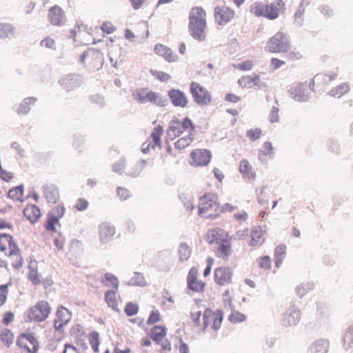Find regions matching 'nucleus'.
I'll return each instance as SVG.
<instances>
[{"instance_id": "63", "label": "nucleus", "mask_w": 353, "mask_h": 353, "mask_svg": "<svg viewBox=\"0 0 353 353\" xmlns=\"http://www.w3.org/2000/svg\"><path fill=\"white\" fill-rule=\"evenodd\" d=\"M8 245L10 248V252L8 256L20 254V249L19 248L17 244L13 240L8 241Z\"/></svg>"}, {"instance_id": "14", "label": "nucleus", "mask_w": 353, "mask_h": 353, "mask_svg": "<svg viewBox=\"0 0 353 353\" xmlns=\"http://www.w3.org/2000/svg\"><path fill=\"white\" fill-rule=\"evenodd\" d=\"M232 274V269L229 267H219L214 270V281L219 285H223L230 282Z\"/></svg>"}, {"instance_id": "3", "label": "nucleus", "mask_w": 353, "mask_h": 353, "mask_svg": "<svg viewBox=\"0 0 353 353\" xmlns=\"http://www.w3.org/2000/svg\"><path fill=\"white\" fill-rule=\"evenodd\" d=\"M290 47L288 36L279 32L269 39L265 48L270 52L279 53L288 52Z\"/></svg>"}, {"instance_id": "61", "label": "nucleus", "mask_w": 353, "mask_h": 353, "mask_svg": "<svg viewBox=\"0 0 353 353\" xmlns=\"http://www.w3.org/2000/svg\"><path fill=\"white\" fill-rule=\"evenodd\" d=\"M259 266L264 270H269L271 268V260L268 256H264L259 259Z\"/></svg>"}, {"instance_id": "57", "label": "nucleus", "mask_w": 353, "mask_h": 353, "mask_svg": "<svg viewBox=\"0 0 353 353\" xmlns=\"http://www.w3.org/2000/svg\"><path fill=\"white\" fill-rule=\"evenodd\" d=\"M261 134V130L259 128L254 130L250 129L247 130L246 135L252 141H255L259 139Z\"/></svg>"}, {"instance_id": "39", "label": "nucleus", "mask_w": 353, "mask_h": 353, "mask_svg": "<svg viewBox=\"0 0 353 353\" xmlns=\"http://www.w3.org/2000/svg\"><path fill=\"white\" fill-rule=\"evenodd\" d=\"M180 127L182 131L188 130L189 134L188 135L190 136H194V134L196 132V129L192 121L188 117H185L183 120L181 125L180 124Z\"/></svg>"}, {"instance_id": "47", "label": "nucleus", "mask_w": 353, "mask_h": 353, "mask_svg": "<svg viewBox=\"0 0 353 353\" xmlns=\"http://www.w3.org/2000/svg\"><path fill=\"white\" fill-rule=\"evenodd\" d=\"M28 268L30 269V272L28 273V278L31 280L34 285H38L41 283L40 279H39V275L37 274V270L33 268L32 263L28 265Z\"/></svg>"}, {"instance_id": "19", "label": "nucleus", "mask_w": 353, "mask_h": 353, "mask_svg": "<svg viewBox=\"0 0 353 353\" xmlns=\"http://www.w3.org/2000/svg\"><path fill=\"white\" fill-rule=\"evenodd\" d=\"M182 132L179 119L176 117H173L166 132L167 139L172 141L179 137Z\"/></svg>"}, {"instance_id": "52", "label": "nucleus", "mask_w": 353, "mask_h": 353, "mask_svg": "<svg viewBox=\"0 0 353 353\" xmlns=\"http://www.w3.org/2000/svg\"><path fill=\"white\" fill-rule=\"evenodd\" d=\"M125 159L122 158L120 159L119 161H117L112 166L113 171L121 175L123 173V170H124L125 167Z\"/></svg>"}, {"instance_id": "13", "label": "nucleus", "mask_w": 353, "mask_h": 353, "mask_svg": "<svg viewBox=\"0 0 353 353\" xmlns=\"http://www.w3.org/2000/svg\"><path fill=\"white\" fill-rule=\"evenodd\" d=\"M168 96L172 105L175 107L184 108L188 105V100L185 94L179 89L172 88L168 92Z\"/></svg>"}, {"instance_id": "45", "label": "nucleus", "mask_w": 353, "mask_h": 353, "mask_svg": "<svg viewBox=\"0 0 353 353\" xmlns=\"http://www.w3.org/2000/svg\"><path fill=\"white\" fill-rule=\"evenodd\" d=\"M265 187H263L262 188H257L256 190L257 200L261 205H266L268 203V196H266V194L265 192Z\"/></svg>"}, {"instance_id": "35", "label": "nucleus", "mask_w": 353, "mask_h": 353, "mask_svg": "<svg viewBox=\"0 0 353 353\" xmlns=\"http://www.w3.org/2000/svg\"><path fill=\"white\" fill-rule=\"evenodd\" d=\"M217 245H219L217 250L218 256L223 258L228 257L230 252V244L229 242L227 240L223 239V241Z\"/></svg>"}, {"instance_id": "43", "label": "nucleus", "mask_w": 353, "mask_h": 353, "mask_svg": "<svg viewBox=\"0 0 353 353\" xmlns=\"http://www.w3.org/2000/svg\"><path fill=\"white\" fill-rule=\"evenodd\" d=\"M193 139L194 136L190 135L179 139L174 143L175 148L179 150L184 149L185 147L190 145V143L192 141Z\"/></svg>"}, {"instance_id": "23", "label": "nucleus", "mask_w": 353, "mask_h": 353, "mask_svg": "<svg viewBox=\"0 0 353 353\" xmlns=\"http://www.w3.org/2000/svg\"><path fill=\"white\" fill-rule=\"evenodd\" d=\"M263 231L259 225L254 227L251 232V239L248 244L252 247L260 246L263 243Z\"/></svg>"}, {"instance_id": "54", "label": "nucleus", "mask_w": 353, "mask_h": 353, "mask_svg": "<svg viewBox=\"0 0 353 353\" xmlns=\"http://www.w3.org/2000/svg\"><path fill=\"white\" fill-rule=\"evenodd\" d=\"M252 77L243 76L238 80V84L242 88H252Z\"/></svg>"}, {"instance_id": "64", "label": "nucleus", "mask_w": 353, "mask_h": 353, "mask_svg": "<svg viewBox=\"0 0 353 353\" xmlns=\"http://www.w3.org/2000/svg\"><path fill=\"white\" fill-rule=\"evenodd\" d=\"M71 336L79 337L80 335L83 334V327L80 324H77L71 327L70 330Z\"/></svg>"}, {"instance_id": "60", "label": "nucleus", "mask_w": 353, "mask_h": 353, "mask_svg": "<svg viewBox=\"0 0 353 353\" xmlns=\"http://www.w3.org/2000/svg\"><path fill=\"white\" fill-rule=\"evenodd\" d=\"M229 320L232 323H241L245 320V316L241 312H236L230 315Z\"/></svg>"}, {"instance_id": "5", "label": "nucleus", "mask_w": 353, "mask_h": 353, "mask_svg": "<svg viewBox=\"0 0 353 353\" xmlns=\"http://www.w3.org/2000/svg\"><path fill=\"white\" fill-rule=\"evenodd\" d=\"M50 310V306L47 301H39L34 307L30 308L27 313L28 319L26 321L42 322L48 317Z\"/></svg>"}, {"instance_id": "11", "label": "nucleus", "mask_w": 353, "mask_h": 353, "mask_svg": "<svg viewBox=\"0 0 353 353\" xmlns=\"http://www.w3.org/2000/svg\"><path fill=\"white\" fill-rule=\"evenodd\" d=\"M48 20L52 25L61 26L65 23L66 17L61 7L54 6L49 9Z\"/></svg>"}, {"instance_id": "18", "label": "nucleus", "mask_w": 353, "mask_h": 353, "mask_svg": "<svg viewBox=\"0 0 353 353\" xmlns=\"http://www.w3.org/2000/svg\"><path fill=\"white\" fill-rule=\"evenodd\" d=\"M274 156V148L269 141L263 143V148L259 150L258 159L263 163H267L269 159H272Z\"/></svg>"}, {"instance_id": "55", "label": "nucleus", "mask_w": 353, "mask_h": 353, "mask_svg": "<svg viewBox=\"0 0 353 353\" xmlns=\"http://www.w3.org/2000/svg\"><path fill=\"white\" fill-rule=\"evenodd\" d=\"M90 100L92 103H94L101 108L105 105V99L101 94H92L90 97Z\"/></svg>"}, {"instance_id": "36", "label": "nucleus", "mask_w": 353, "mask_h": 353, "mask_svg": "<svg viewBox=\"0 0 353 353\" xmlns=\"http://www.w3.org/2000/svg\"><path fill=\"white\" fill-rule=\"evenodd\" d=\"M314 284L312 282L301 283L296 288V294L300 298L303 297L309 291L313 290Z\"/></svg>"}, {"instance_id": "12", "label": "nucleus", "mask_w": 353, "mask_h": 353, "mask_svg": "<svg viewBox=\"0 0 353 353\" xmlns=\"http://www.w3.org/2000/svg\"><path fill=\"white\" fill-rule=\"evenodd\" d=\"M188 288L195 292H203L205 284L201 281L197 280V270L191 268L187 276Z\"/></svg>"}, {"instance_id": "48", "label": "nucleus", "mask_w": 353, "mask_h": 353, "mask_svg": "<svg viewBox=\"0 0 353 353\" xmlns=\"http://www.w3.org/2000/svg\"><path fill=\"white\" fill-rule=\"evenodd\" d=\"M252 167L250 163L243 159L240 162L239 164V171L243 174H251V176H254L253 174L251 172Z\"/></svg>"}, {"instance_id": "21", "label": "nucleus", "mask_w": 353, "mask_h": 353, "mask_svg": "<svg viewBox=\"0 0 353 353\" xmlns=\"http://www.w3.org/2000/svg\"><path fill=\"white\" fill-rule=\"evenodd\" d=\"M154 51L159 56L164 57L165 59L169 62L175 61L177 59L176 54H173L170 48L162 44L155 45Z\"/></svg>"}, {"instance_id": "32", "label": "nucleus", "mask_w": 353, "mask_h": 353, "mask_svg": "<svg viewBox=\"0 0 353 353\" xmlns=\"http://www.w3.org/2000/svg\"><path fill=\"white\" fill-rule=\"evenodd\" d=\"M350 87L346 83H343L338 85L336 88L332 89L329 92V94L334 97L340 98L345 93L348 92Z\"/></svg>"}, {"instance_id": "38", "label": "nucleus", "mask_w": 353, "mask_h": 353, "mask_svg": "<svg viewBox=\"0 0 353 353\" xmlns=\"http://www.w3.org/2000/svg\"><path fill=\"white\" fill-rule=\"evenodd\" d=\"M0 338H1V341L8 347H10V346L13 343L14 334L9 329H4V330L2 331V332L0 335Z\"/></svg>"}, {"instance_id": "24", "label": "nucleus", "mask_w": 353, "mask_h": 353, "mask_svg": "<svg viewBox=\"0 0 353 353\" xmlns=\"http://www.w3.org/2000/svg\"><path fill=\"white\" fill-rule=\"evenodd\" d=\"M24 216L31 222L35 223L41 216L40 209L36 205H28L23 209Z\"/></svg>"}, {"instance_id": "37", "label": "nucleus", "mask_w": 353, "mask_h": 353, "mask_svg": "<svg viewBox=\"0 0 353 353\" xmlns=\"http://www.w3.org/2000/svg\"><path fill=\"white\" fill-rule=\"evenodd\" d=\"M21 336L25 339V340L30 342L31 345H32V353H37L39 348V342L35 338L34 333L28 332V333H21Z\"/></svg>"}, {"instance_id": "29", "label": "nucleus", "mask_w": 353, "mask_h": 353, "mask_svg": "<svg viewBox=\"0 0 353 353\" xmlns=\"http://www.w3.org/2000/svg\"><path fill=\"white\" fill-rule=\"evenodd\" d=\"M117 292V290L112 289L106 291L105 293V299L108 307H112L114 311H119L117 307V301L116 299Z\"/></svg>"}, {"instance_id": "34", "label": "nucleus", "mask_w": 353, "mask_h": 353, "mask_svg": "<svg viewBox=\"0 0 353 353\" xmlns=\"http://www.w3.org/2000/svg\"><path fill=\"white\" fill-rule=\"evenodd\" d=\"M71 319V312L65 307H60L57 311L56 320L68 323Z\"/></svg>"}, {"instance_id": "20", "label": "nucleus", "mask_w": 353, "mask_h": 353, "mask_svg": "<svg viewBox=\"0 0 353 353\" xmlns=\"http://www.w3.org/2000/svg\"><path fill=\"white\" fill-rule=\"evenodd\" d=\"M284 6L281 0H275L272 3L266 5L265 8V17L273 20L279 17V7Z\"/></svg>"}, {"instance_id": "16", "label": "nucleus", "mask_w": 353, "mask_h": 353, "mask_svg": "<svg viewBox=\"0 0 353 353\" xmlns=\"http://www.w3.org/2000/svg\"><path fill=\"white\" fill-rule=\"evenodd\" d=\"M43 196L49 203H55L59 199V190L57 185L53 184L43 185Z\"/></svg>"}, {"instance_id": "26", "label": "nucleus", "mask_w": 353, "mask_h": 353, "mask_svg": "<svg viewBox=\"0 0 353 353\" xmlns=\"http://www.w3.org/2000/svg\"><path fill=\"white\" fill-rule=\"evenodd\" d=\"M329 341L326 339H319L312 343L310 347L311 353H327Z\"/></svg>"}, {"instance_id": "10", "label": "nucleus", "mask_w": 353, "mask_h": 353, "mask_svg": "<svg viewBox=\"0 0 353 353\" xmlns=\"http://www.w3.org/2000/svg\"><path fill=\"white\" fill-rule=\"evenodd\" d=\"M192 165L199 166L207 165L211 159L210 152L205 149H197L191 152Z\"/></svg>"}, {"instance_id": "33", "label": "nucleus", "mask_w": 353, "mask_h": 353, "mask_svg": "<svg viewBox=\"0 0 353 353\" xmlns=\"http://www.w3.org/2000/svg\"><path fill=\"white\" fill-rule=\"evenodd\" d=\"M128 285L143 287L146 285V281L143 274L135 272L128 283Z\"/></svg>"}, {"instance_id": "28", "label": "nucleus", "mask_w": 353, "mask_h": 353, "mask_svg": "<svg viewBox=\"0 0 353 353\" xmlns=\"http://www.w3.org/2000/svg\"><path fill=\"white\" fill-rule=\"evenodd\" d=\"M353 344V325H349L345 330L343 338V347L345 351L350 350Z\"/></svg>"}, {"instance_id": "22", "label": "nucleus", "mask_w": 353, "mask_h": 353, "mask_svg": "<svg viewBox=\"0 0 353 353\" xmlns=\"http://www.w3.org/2000/svg\"><path fill=\"white\" fill-rule=\"evenodd\" d=\"M223 230L220 228H214L208 230L205 236V240L209 244H218L224 239Z\"/></svg>"}, {"instance_id": "53", "label": "nucleus", "mask_w": 353, "mask_h": 353, "mask_svg": "<svg viewBox=\"0 0 353 353\" xmlns=\"http://www.w3.org/2000/svg\"><path fill=\"white\" fill-rule=\"evenodd\" d=\"M85 139L81 136H75L73 142V147L79 152H81L84 148Z\"/></svg>"}, {"instance_id": "46", "label": "nucleus", "mask_w": 353, "mask_h": 353, "mask_svg": "<svg viewBox=\"0 0 353 353\" xmlns=\"http://www.w3.org/2000/svg\"><path fill=\"white\" fill-rule=\"evenodd\" d=\"M124 311L127 316H132L138 313L139 306L136 303L129 302L126 304Z\"/></svg>"}, {"instance_id": "30", "label": "nucleus", "mask_w": 353, "mask_h": 353, "mask_svg": "<svg viewBox=\"0 0 353 353\" xmlns=\"http://www.w3.org/2000/svg\"><path fill=\"white\" fill-rule=\"evenodd\" d=\"M165 334L166 328L165 327L155 325L151 329L150 336L152 340L159 341L165 336Z\"/></svg>"}, {"instance_id": "2", "label": "nucleus", "mask_w": 353, "mask_h": 353, "mask_svg": "<svg viewBox=\"0 0 353 353\" xmlns=\"http://www.w3.org/2000/svg\"><path fill=\"white\" fill-rule=\"evenodd\" d=\"M220 205L217 202L216 196L210 193H206L200 198L199 214L206 218L216 219Z\"/></svg>"}, {"instance_id": "6", "label": "nucleus", "mask_w": 353, "mask_h": 353, "mask_svg": "<svg viewBox=\"0 0 353 353\" xmlns=\"http://www.w3.org/2000/svg\"><path fill=\"white\" fill-rule=\"evenodd\" d=\"M83 82L82 75L77 73H70L61 77L58 83L63 90L69 92L80 87Z\"/></svg>"}, {"instance_id": "4", "label": "nucleus", "mask_w": 353, "mask_h": 353, "mask_svg": "<svg viewBox=\"0 0 353 353\" xmlns=\"http://www.w3.org/2000/svg\"><path fill=\"white\" fill-rule=\"evenodd\" d=\"M133 95L134 99L141 103L150 102L160 107H165L168 104L167 98L158 92H145L144 90H139Z\"/></svg>"}, {"instance_id": "58", "label": "nucleus", "mask_w": 353, "mask_h": 353, "mask_svg": "<svg viewBox=\"0 0 353 353\" xmlns=\"http://www.w3.org/2000/svg\"><path fill=\"white\" fill-rule=\"evenodd\" d=\"M10 283L0 285V307L4 304L7 299L8 292V285Z\"/></svg>"}, {"instance_id": "27", "label": "nucleus", "mask_w": 353, "mask_h": 353, "mask_svg": "<svg viewBox=\"0 0 353 353\" xmlns=\"http://www.w3.org/2000/svg\"><path fill=\"white\" fill-rule=\"evenodd\" d=\"M14 36V27L8 23H0V39H11Z\"/></svg>"}, {"instance_id": "15", "label": "nucleus", "mask_w": 353, "mask_h": 353, "mask_svg": "<svg viewBox=\"0 0 353 353\" xmlns=\"http://www.w3.org/2000/svg\"><path fill=\"white\" fill-rule=\"evenodd\" d=\"M234 12L227 7H216L214 9V17L220 25H225L234 17Z\"/></svg>"}, {"instance_id": "56", "label": "nucleus", "mask_w": 353, "mask_h": 353, "mask_svg": "<svg viewBox=\"0 0 353 353\" xmlns=\"http://www.w3.org/2000/svg\"><path fill=\"white\" fill-rule=\"evenodd\" d=\"M104 278L105 280L112 285V288L115 290H118L119 288V281L117 276L113 275L111 273H105L104 274Z\"/></svg>"}, {"instance_id": "17", "label": "nucleus", "mask_w": 353, "mask_h": 353, "mask_svg": "<svg viewBox=\"0 0 353 353\" xmlns=\"http://www.w3.org/2000/svg\"><path fill=\"white\" fill-rule=\"evenodd\" d=\"M100 241L102 243L110 241L115 234V228L109 223H103L99 227Z\"/></svg>"}, {"instance_id": "40", "label": "nucleus", "mask_w": 353, "mask_h": 353, "mask_svg": "<svg viewBox=\"0 0 353 353\" xmlns=\"http://www.w3.org/2000/svg\"><path fill=\"white\" fill-rule=\"evenodd\" d=\"M23 185H19L17 187H13L12 188H11L8 191V197L13 199L22 201V199H21L20 197L23 195Z\"/></svg>"}, {"instance_id": "9", "label": "nucleus", "mask_w": 353, "mask_h": 353, "mask_svg": "<svg viewBox=\"0 0 353 353\" xmlns=\"http://www.w3.org/2000/svg\"><path fill=\"white\" fill-rule=\"evenodd\" d=\"M291 98L298 102H307L310 98V92L305 83H299L288 90Z\"/></svg>"}, {"instance_id": "42", "label": "nucleus", "mask_w": 353, "mask_h": 353, "mask_svg": "<svg viewBox=\"0 0 353 353\" xmlns=\"http://www.w3.org/2000/svg\"><path fill=\"white\" fill-rule=\"evenodd\" d=\"M214 316V312L211 309L208 308L204 311L203 314V330L204 331L209 326L210 323L211 322H212Z\"/></svg>"}, {"instance_id": "49", "label": "nucleus", "mask_w": 353, "mask_h": 353, "mask_svg": "<svg viewBox=\"0 0 353 353\" xmlns=\"http://www.w3.org/2000/svg\"><path fill=\"white\" fill-rule=\"evenodd\" d=\"M150 73L152 76L155 77L157 79L162 82L167 81L171 78V76L163 71H158L156 70H151Z\"/></svg>"}, {"instance_id": "59", "label": "nucleus", "mask_w": 353, "mask_h": 353, "mask_svg": "<svg viewBox=\"0 0 353 353\" xmlns=\"http://www.w3.org/2000/svg\"><path fill=\"white\" fill-rule=\"evenodd\" d=\"M160 313L159 312V310H152L150 315H149V317L147 320V324L148 325H152L158 321H160Z\"/></svg>"}, {"instance_id": "41", "label": "nucleus", "mask_w": 353, "mask_h": 353, "mask_svg": "<svg viewBox=\"0 0 353 353\" xmlns=\"http://www.w3.org/2000/svg\"><path fill=\"white\" fill-rule=\"evenodd\" d=\"M163 132V127L160 125L156 126L151 134L154 144L157 146L161 145V136Z\"/></svg>"}, {"instance_id": "31", "label": "nucleus", "mask_w": 353, "mask_h": 353, "mask_svg": "<svg viewBox=\"0 0 353 353\" xmlns=\"http://www.w3.org/2000/svg\"><path fill=\"white\" fill-rule=\"evenodd\" d=\"M178 253L179 256V261L181 262H183L188 261L190 259L192 250L186 243H181L179 245Z\"/></svg>"}, {"instance_id": "1", "label": "nucleus", "mask_w": 353, "mask_h": 353, "mask_svg": "<svg viewBox=\"0 0 353 353\" xmlns=\"http://www.w3.org/2000/svg\"><path fill=\"white\" fill-rule=\"evenodd\" d=\"M206 13L201 7H194L189 14V33L196 41L205 39Z\"/></svg>"}, {"instance_id": "51", "label": "nucleus", "mask_w": 353, "mask_h": 353, "mask_svg": "<svg viewBox=\"0 0 353 353\" xmlns=\"http://www.w3.org/2000/svg\"><path fill=\"white\" fill-rule=\"evenodd\" d=\"M50 216H55L60 219L65 214V208L63 206L57 205L53 208L48 213Z\"/></svg>"}, {"instance_id": "62", "label": "nucleus", "mask_w": 353, "mask_h": 353, "mask_svg": "<svg viewBox=\"0 0 353 353\" xmlns=\"http://www.w3.org/2000/svg\"><path fill=\"white\" fill-rule=\"evenodd\" d=\"M279 109L276 107H272L269 114L270 123H276L279 121Z\"/></svg>"}, {"instance_id": "25", "label": "nucleus", "mask_w": 353, "mask_h": 353, "mask_svg": "<svg viewBox=\"0 0 353 353\" xmlns=\"http://www.w3.org/2000/svg\"><path fill=\"white\" fill-rule=\"evenodd\" d=\"M37 101V99L34 97L25 98L19 104L17 108V114L19 115L28 114L31 110V105H33Z\"/></svg>"}, {"instance_id": "44", "label": "nucleus", "mask_w": 353, "mask_h": 353, "mask_svg": "<svg viewBox=\"0 0 353 353\" xmlns=\"http://www.w3.org/2000/svg\"><path fill=\"white\" fill-rule=\"evenodd\" d=\"M328 150L332 153L339 154L341 152V147L339 141L334 139H330L327 142Z\"/></svg>"}, {"instance_id": "8", "label": "nucleus", "mask_w": 353, "mask_h": 353, "mask_svg": "<svg viewBox=\"0 0 353 353\" xmlns=\"http://www.w3.org/2000/svg\"><path fill=\"white\" fill-rule=\"evenodd\" d=\"M301 320L300 310L295 305H290L282 314L281 324L285 327L296 325Z\"/></svg>"}, {"instance_id": "7", "label": "nucleus", "mask_w": 353, "mask_h": 353, "mask_svg": "<svg viewBox=\"0 0 353 353\" xmlns=\"http://www.w3.org/2000/svg\"><path fill=\"white\" fill-rule=\"evenodd\" d=\"M190 93L194 101L200 105H206L211 102L210 93L199 83L192 82L190 84Z\"/></svg>"}, {"instance_id": "50", "label": "nucleus", "mask_w": 353, "mask_h": 353, "mask_svg": "<svg viewBox=\"0 0 353 353\" xmlns=\"http://www.w3.org/2000/svg\"><path fill=\"white\" fill-rule=\"evenodd\" d=\"M59 220L55 216H50L48 214L47 223L46 225V228L47 230L54 232L56 230L55 225L59 224Z\"/></svg>"}]
</instances>
